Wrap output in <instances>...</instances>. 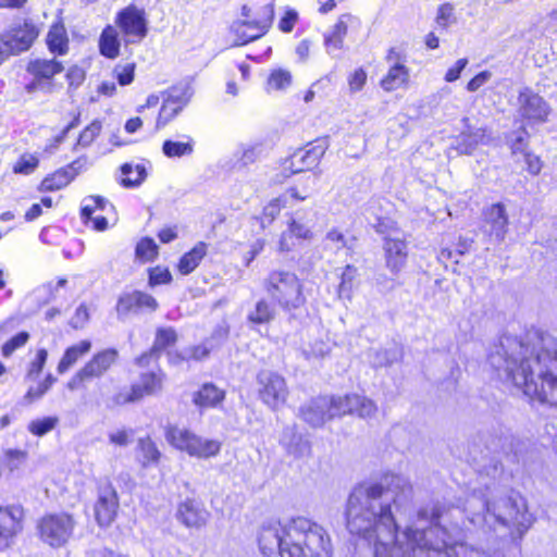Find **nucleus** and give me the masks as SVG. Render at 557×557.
I'll return each instance as SVG.
<instances>
[{"label": "nucleus", "instance_id": "864d4df0", "mask_svg": "<svg viewBox=\"0 0 557 557\" xmlns=\"http://www.w3.org/2000/svg\"><path fill=\"white\" fill-rule=\"evenodd\" d=\"M58 422L59 419L57 417H46L30 421L27 429L36 436H44L52 431L57 426Z\"/></svg>", "mask_w": 557, "mask_h": 557}, {"label": "nucleus", "instance_id": "8fccbe9b", "mask_svg": "<svg viewBox=\"0 0 557 557\" xmlns=\"http://www.w3.org/2000/svg\"><path fill=\"white\" fill-rule=\"evenodd\" d=\"M292 84V74L287 70L276 69L268 77V90H284Z\"/></svg>", "mask_w": 557, "mask_h": 557}, {"label": "nucleus", "instance_id": "6e6552de", "mask_svg": "<svg viewBox=\"0 0 557 557\" xmlns=\"http://www.w3.org/2000/svg\"><path fill=\"white\" fill-rule=\"evenodd\" d=\"M75 528L73 517L66 512L44 516L37 524L40 540L51 547H61L71 539Z\"/></svg>", "mask_w": 557, "mask_h": 557}, {"label": "nucleus", "instance_id": "f257e3e1", "mask_svg": "<svg viewBox=\"0 0 557 557\" xmlns=\"http://www.w3.org/2000/svg\"><path fill=\"white\" fill-rule=\"evenodd\" d=\"M411 497L409 481L386 474L379 483H361L349 495L347 528L373 545V557H458L462 544L451 542L432 516L426 530L398 531L396 512L406 511Z\"/></svg>", "mask_w": 557, "mask_h": 557}, {"label": "nucleus", "instance_id": "c03bdc74", "mask_svg": "<svg viewBox=\"0 0 557 557\" xmlns=\"http://www.w3.org/2000/svg\"><path fill=\"white\" fill-rule=\"evenodd\" d=\"M55 381L57 379L52 374H47L42 381L28 387L24 400L27 404L39 400L51 388Z\"/></svg>", "mask_w": 557, "mask_h": 557}, {"label": "nucleus", "instance_id": "774afa93", "mask_svg": "<svg viewBox=\"0 0 557 557\" xmlns=\"http://www.w3.org/2000/svg\"><path fill=\"white\" fill-rule=\"evenodd\" d=\"M367 82V73L363 69L355 70L348 77L349 90L351 92L360 91Z\"/></svg>", "mask_w": 557, "mask_h": 557}, {"label": "nucleus", "instance_id": "412c9836", "mask_svg": "<svg viewBox=\"0 0 557 557\" xmlns=\"http://www.w3.org/2000/svg\"><path fill=\"white\" fill-rule=\"evenodd\" d=\"M385 265L389 272L397 275L406 265L407 243L398 237L386 236L383 243Z\"/></svg>", "mask_w": 557, "mask_h": 557}, {"label": "nucleus", "instance_id": "7c9ffc66", "mask_svg": "<svg viewBox=\"0 0 557 557\" xmlns=\"http://www.w3.org/2000/svg\"><path fill=\"white\" fill-rule=\"evenodd\" d=\"M176 342V332L172 327L159 329L156 334L153 346L149 352L137 358L139 366L149 363V359L158 357L159 352Z\"/></svg>", "mask_w": 557, "mask_h": 557}, {"label": "nucleus", "instance_id": "09e8293b", "mask_svg": "<svg viewBox=\"0 0 557 557\" xmlns=\"http://www.w3.org/2000/svg\"><path fill=\"white\" fill-rule=\"evenodd\" d=\"M210 352V348L207 347L205 344L189 347L185 349L181 354H170V361L173 363H178L184 360H202L203 358L208 357Z\"/></svg>", "mask_w": 557, "mask_h": 557}, {"label": "nucleus", "instance_id": "393cba45", "mask_svg": "<svg viewBox=\"0 0 557 557\" xmlns=\"http://www.w3.org/2000/svg\"><path fill=\"white\" fill-rule=\"evenodd\" d=\"M63 64L55 59H34L27 63L26 71L33 77L40 79L44 84L53 85L52 78L62 73Z\"/></svg>", "mask_w": 557, "mask_h": 557}, {"label": "nucleus", "instance_id": "338daca9", "mask_svg": "<svg viewBox=\"0 0 557 557\" xmlns=\"http://www.w3.org/2000/svg\"><path fill=\"white\" fill-rule=\"evenodd\" d=\"M133 432L131 430H116L108 434L109 442L112 445L125 447L131 443Z\"/></svg>", "mask_w": 557, "mask_h": 557}, {"label": "nucleus", "instance_id": "6ab92c4d", "mask_svg": "<svg viewBox=\"0 0 557 557\" xmlns=\"http://www.w3.org/2000/svg\"><path fill=\"white\" fill-rule=\"evenodd\" d=\"M12 50V54H18L28 50L38 37L37 28L30 23H23L11 27L0 36Z\"/></svg>", "mask_w": 557, "mask_h": 557}, {"label": "nucleus", "instance_id": "b1692460", "mask_svg": "<svg viewBox=\"0 0 557 557\" xmlns=\"http://www.w3.org/2000/svg\"><path fill=\"white\" fill-rule=\"evenodd\" d=\"M157 307L158 302L151 295L135 290L120 297L116 312L122 318L134 310L148 309L154 311Z\"/></svg>", "mask_w": 557, "mask_h": 557}, {"label": "nucleus", "instance_id": "2f4dec72", "mask_svg": "<svg viewBox=\"0 0 557 557\" xmlns=\"http://www.w3.org/2000/svg\"><path fill=\"white\" fill-rule=\"evenodd\" d=\"M208 253V245L205 242H198L189 251L184 253L177 264V270L182 275L190 274Z\"/></svg>", "mask_w": 557, "mask_h": 557}, {"label": "nucleus", "instance_id": "5fc2aeb1", "mask_svg": "<svg viewBox=\"0 0 557 557\" xmlns=\"http://www.w3.org/2000/svg\"><path fill=\"white\" fill-rule=\"evenodd\" d=\"M158 255V246L152 238H143L136 246V257L144 262L151 261Z\"/></svg>", "mask_w": 557, "mask_h": 557}, {"label": "nucleus", "instance_id": "bf43d9fd", "mask_svg": "<svg viewBox=\"0 0 557 557\" xmlns=\"http://www.w3.org/2000/svg\"><path fill=\"white\" fill-rule=\"evenodd\" d=\"M325 245L335 251L347 248L351 249V245L345 235L336 228L330 230L325 235Z\"/></svg>", "mask_w": 557, "mask_h": 557}, {"label": "nucleus", "instance_id": "f704fd0d", "mask_svg": "<svg viewBox=\"0 0 557 557\" xmlns=\"http://www.w3.org/2000/svg\"><path fill=\"white\" fill-rule=\"evenodd\" d=\"M99 49L102 55L109 59H115L120 53V39L117 30L109 25L107 26L99 39Z\"/></svg>", "mask_w": 557, "mask_h": 557}, {"label": "nucleus", "instance_id": "79ce46f5", "mask_svg": "<svg viewBox=\"0 0 557 557\" xmlns=\"http://www.w3.org/2000/svg\"><path fill=\"white\" fill-rule=\"evenodd\" d=\"M347 34V25L344 21L339 20L331 33L324 35V45L327 53H333L343 48L344 38Z\"/></svg>", "mask_w": 557, "mask_h": 557}, {"label": "nucleus", "instance_id": "a18cd8bd", "mask_svg": "<svg viewBox=\"0 0 557 557\" xmlns=\"http://www.w3.org/2000/svg\"><path fill=\"white\" fill-rule=\"evenodd\" d=\"M107 207L112 208L110 202L101 196H88L84 198L81 214L83 219H91L97 210L106 211Z\"/></svg>", "mask_w": 557, "mask_h": 557}, {"label": "nucleus", "instance_id": "37998d69", "mask_svg": "<svg viewBox=\"0 0 557 557\" xmlns=\"http://www.w3.org/2000/svg\"><path fill=\"white\" fill-rule=\"evenodd\" d=\"M162 151L168 158L190 156L194 151V143L191 139L188 141L165 140L162 145Z\"/></svg>", "mask_w": 557, "mask_h": 557}, {"label": "nucleus", "instance_id": "473e14b6", "mask_svg": "<svg viewBox=\"0 0 557 557\" xmlns=\"http://www.w3.org/2000/svg\"><path fill=\"white\" fill-rule=\"evenodd\" d=\"M508 231V215L503 203H495L490 208V237L495 235L496 240L503 242Z\"/></svg>", "mask_w": 557, "mask_h": 557}, {"label": "nucleus", "instance_id": "a19ab883", "mask_svg": "<svg viewBox=\"0 0 557 557\" xmlns=\"http://www.w3.org/2000/svg\"><path fill=\"white\" fill-rule=\"evenodd\" d=\"M508 145L511 150V154L515 158L516 162L520 161V157L525 152L530 151L529 149V134L524 128H519L512 132L507 137Z\"/></svg>", "mask_w": 557, "mask_h": 557}, {"label": "nucleus", "instance_id": "a211bd4d", "mask_svg": "<svg viewBox=\"0 0 557 557\" xmlns=\"http://www.w3.org/2000/svg\"><path fill=\"white\" fill-rule=\"evenodd\" d=\"M518 101L521 116L529 121L545 122L550 113L549 104L531 89L522 90Z\"/></svg>", "mask_w": 557, "mask_h": 557}, {"label": "nucleus", "instance_id": "c9c22d12", "mask_svg": "<svg viewBox=\"0 0 557 557\" xmlns=\"http://www.w3.org/2000/svg\"><path fill=\"white\" fill-rule=\"evenodd\" d=\"M120 184L126 188L138 187L147 176L146 168L143 164L124 163L121 166Z\"/></svg>", "mask_w": 557, "mask_h": 557}, {"label": "nucleus", "instance_id": "bb28decb", "mask_svg": "<svg viewBox=\"0 0 557 557\" xmlns=\"http://www.w3.org/2000/svg\"><path fill=\"white\" fill-rule=\"evenodd\" d=\"M313 236L311 228L296 219H290L288 227L281 234L278 240L280 251H290L297 244V240H309Z\"/></svg>", "mask_w": 557, "mask_h": 557}, {"label": "nucleus", "instance_id": "680f3d73", "mask_svg": "<svg viewBox=\"0 0 557 557\" xmlns=\"http://www.w3.org/2000/svg\"><path fill=\"white\" fill-rule=\"evenodd\" d=\"M29 339V334L27 332H20L11 339L5 342L2 346V355L4 357H10L16 349L23 347Z\"/></svg>", "mask_w": 557, "mask_h": 557}, {"label": "nucleus", "instance_id": "c85d7f7f", "mask_svg": "<svg viewBox=\"0 0 557 557\" xmlns=\"http://www.w3.org/2000/svg\"><path fill=\"white\" fill-rule=\"evenodd\" d=\"M117 351L113 348L96 354L84 367L90 380L102 376L115 362Z\"/></svg>", "mask_w": 557, "mask_h": 557}, {"label": "nucleus", "instance_id": "052dcab7", "mask_svg": "<svg viewBox=\"0 0 557 557\" xmlns=\"http://www.w3.org/2000/svg\"><path fill=\"white\" fill-rule=\"evenodd\" d=\"M48 358V351L45 348L37 350L34 360L30 361L26 373V379L35 380L42 371Z\"/></svg>", "mask_w": 557, "mask_h": 557}, {"label": "nucleus", "instance_id": "13d9d810", "mask_svg": "<svg viewBox=\"0 0 557 557\" xmlns=\"http://www.w3.org/2000/svg\"><path fill=\"white\" fill-rule=\"evenodd\" d=\"M457 21L455 15V8L450 3H443L438 7L435 22L437 26L447 28Z\"/></svg>", "mask_w": 557, "mask_h": 557}, {"label": "nucleus", "instance_id": "ddd939ff", "mask_svg": "<svg viewBox=\"0 0 557 557\" xmlns=\"http://www.w3.org/2000/svg\"><path fill=\"white\" fill-rule=\"evenodd\" d=\"M89 161L87 156L75 159L70 164L57 170L46 176L40 183L41 191H54L67 186L79 173L88 169Z\"/></svg>", "mask_w": 557, "mask_h": 557}, {"label": "nucleus", "instance_id": "4c0bfd02", "mask_svg": "<svg viewBox=\"0 0 557 557\" xmlns=\"http://www.w3.org/2000/svg\"><path fill=\"white\" fill-rule=\"evenodd\" d=\"M139 461L143 467L157 465L161 458V453L156 443L150 437L138 440Z\"/></svg>", "mask_w": 557, "mask_h": 557}, {"label": "nucleus", "instance_id": "423d86ee", "mask_svg": "<svg viewBox=\"0 0 557 557\" xmlns=\"http://www.w3.org/2000/svg\"><path fill=\"white\" fill-rule=\"evenodd\" d=\"M240 16L232 24L231 30L236 36V45H246L268 32L273 21L274 8L271 3L259 8L245 4L242 7Z\"/></svg>", "mask_w": 557, "mask_h": 557}, {"label": "nucleus", "instance_id": "ea45409f", "mask_svg": "<svg viewBox=\"0 0 557 557\" xmlns=\"http://www.w3.org/2000/svg\"><path fill=\"white\" fill-rule=\"evenodd\" d=\"M261 153V144H242L234 152V158L239 166L246 168L255 163Z\"/></svg>", "mask_w": 557, "mask_h": 557}, {"label": "nucleus", "instance_id": "f3484780", "mask_svg": "<svg viewBox=\"0 0 557 557\" xmlns=\"http://www.w3.org/2000/svg\"><path fill=\"white\" fill-rule=\"evenodd\" d=\"M191 92L188 87L171 88L163 100L157 119V128L164 127L189 102Z\"/></svg>", "mask_w": 557, "mask_h": 557}, {"label": "nucleus", "instance_id": "1a4fd4ad", "mask_svg": "<svg viewBox=\"0 0 557 557\" xmlns=\"http://www.w3.org/2000/svg\"><path fill=\"white\" fill-rule=\"evenodd\" d=\"M257 392L260 400L272 410L284 406L289 394L285 377L271 370L258 373Z\"/></svg>", "mask_w": 557, "mask_h": 557}, {"label": "nucleus", "instance_id": "6e6d98bb", "mask_svg": "<svg viewBox=\"0 0 557 557\" xmlns=\"http://www.w3.org/2000/svg\"><path fill=\"white\" fill-rule=\"evenodd\" d=\"M472 242L460 240L456 249L444 248L438 255V260L446 263L453 260L455 263H459V257L466 253L471 248Z\"/></svg>", "mask_w": 557, "mask_h": 557}, {"label": "nucleus", "instance_id": "4468645a", "mask_svg": "<svg viewBox=\"0 0 557 557\" xmlns=\"http://www.w3.org/2000/svg\"><path fill=\"white\" fill-rule=\"evenodd\" d=\"M327 148V139L321 138L301 149H298L290 157L292 171L294 173H299L314 169L320 163Z\"/></svg>", "mask_w": 557, "mask_h": 557}, {"label": "nucleus", "instance_id": "aec40b11", "mask_svg": "<svg viewBox=\"0 0 557 557\" xmlns=\"http://www.w3.org/2000/svg\"><path fill=\"white\" fill-rule=\"evenodd\" d=\"M119 508L117 494L111 484L101 486L95 504V516L100 525H109Z\"/></svg>", "mask_w": 557, "mask_h": 557}, {"label": "nucleus", "instance_id": "603ef678", "mask_svg": "<svg viewBox=\"0 0 557 557\" xmlns=\"http://www.w3.org/2000/svg\"><path fill=\"white\" fill-rule=\"evenodd\" d=\"M331 351L329 342L315 339L302 349V355L307 360L324 358Z\"/></svg>", "mask_w": 557, "mask_h": 557}, {"label": "nucleus", "instance_id": "20e7f679", "mask_svg": "<svg viewBox=\"0 0 557 557\" xmlns=\"http://www.w3.org/2000/svg\"><path fill=\"white\" fill-rule=\"evenodd\" d=\"M490 545L494 549L490 557H507L513 548H520L527 533L536 522L527 498L515 490L493 496L490 500Z\"/></svg>", "mask_w": 557, "mask_h": 557}, {"label": "nucleus", "instance_id": "72a5a7b5", "mask_svg": "<svg viewBox=\"0 0 557 557\" xmlns=\"http://www.w3.org/2000/svg\"><path fill=\"white\" fill-rule=\"evenodd\" d=\"M91 348L90 341L84 339L79 343L70 346L64 351L63 357L61 358L58 364V372L60 374L65 373L71 367H73L84 355L89 352Z\"/></svg>", "mask_w": 557, "mask_h": 557}, {"label": "nucleus", "instance_id": "9b49d317", "mask_svg": "<svg viewBox=\"0 0 557 557\" xmlns=\"http://www.w3.org/2000/svg\"><path fill=\"white\" fill-rule=\"evenodd\" d=\"M126 44L140 42L147 35L145 11L129 5L120 11L115 18Z\"/></svg>", "mask_w": 557, "mask_h": 557}, {"label": "nucleus", "instance_id": "69168bd1", "mask_svg": "<svg viewBox=\"0 0 557 557\" xmlns=\"http://www.w3.org/2000/svg\"><path fill=\"white\" fill-rule=\"evenodd\" d=\"M520 160L524 161V163L527 165L525 170L531 175L535 176V175L540 174V172L543 168V162L539 156L534 154L532 151H528L520 157Z\"/></svg>", "mask_w": 557, "mask_h": 557}, {"label": "nucleus", "instance_id": "0eeeda50", "mask_svg": "<svg viewBox=\"0 0 557 557\" xmlns=\"http://www.w3.org/2000/svg\"><path fill=\"white\" fill-rule=\"evenodd\" d=\"M165 438L177 450L199 459L215 457L222 446L220 441L205 438L185 428L172 425L166 429Z\"/></svg>", "mask_w": 557, "mask_h": 557}, {"label": "nucleus", "instance_id": "a878e982", "mask_svg": "<svg viewBox=\"0 0 557 557\" xmlns=\"http://www.w3.org/2000/svg\"><path fill=\"white\" fill-rule=\"evenodd\" d=\"M177 516L185 525L195 528L205 525L209 519L208 510L195 499H186L181 503Z\"/></svg>", "mask_w": 557, "mask_h": 557}, {"label": "nucleus", "instance_id": "9d476101", "mask_svg": "<svg viewBox=\"0 0 557 557\" xmlns=\"http://www.w3.org/2000/svg\"><path fill=\"white\" fill-rule=\"evenodd\" d=\"M329 399L332 403V406H330L331 419L345 414H356L359 418L367 419L372 418L377 411V407L372 399L359 394L329 397Z\"/></svg>", "mask_w": 557, "mask_h": 557}, {"label": "nucleus", "instance_id": "e433bc0d", "mask_svg": "<svg viewBox=\"0 0 557 557\" xmlns=\"http://www.w3.org/2000/svg\"><path fill=\"white\" fill-rule=\"evenodd\" d=\"M275 318V309L272 304L265 299H260L255 308L247 314V321L251 324H267Z\"/></svg>", "mask_w": 557, "mask_h": 557}, {"label": "nucleus", "instance_id": "7ed1b4c3", "mask_svg": "<svg viewBox=\"0 0 557 557\" xmlns=\"http://www.w3.org/2000/svg\"><path fill=\"white\" fill-rule=\"evenodd\" d=\"M263 555L280 557H332L331 539L311 520L298 517L286 522L264 524L258 536Z\"/></svg>", "mask_w": 557, "mask_h": 557}, {"label": "nucleus", "instance_id": "dca6fc26", "mask_svg": "<svg viewBox=\"0 0 557 557\" xmlns=\"http://www.w3.org/2000/svg\"><path fill=\"white\" fill-rule=\"evenodd\" d=\"M23 517L20 506L0 507V550L8 548L22 531Z\"/></svg>", "mask_w": 557, "mask_h": 557}, {"label": "nucleus", "instance_id": "de8ad7c7", "mask_svg": "<svg viewBox=\"0 0 557 557\" xmlns=\"http://www.w3.org/2000/svg\"><path fill=\"white\" fill-rule=\"evenodd\" d=\"M357 277V269L352 265H346L342 273L341 283L338 286L339 298H351V293L355 287V281Z\"/></svg>", "mask_w": 557, "mask_h": 557}, {"label": "nucleus", "instance_id": "49530a36", "mask_svg": "<svg viewBox=\"0 0 557 557\" xmlns=\"http://www.w3.org/2000/svg\"><path fill=\"white\" fill-rule=\"evenodd\" d=\"M101 128L102 125L100 121H92L88 126H86L81 132L77 141L74 146V150H77L78 148L89 147L94 143V140L99 136Z\"/></svg>", "mask_w": 557, "mask_h": 557}, {"label": "nucleus", "instance_id": "4be33fe9", "mask_svg": "<svg viewBox=\"0 0 557 557\" xmlns=\"http://www.w3.org/2000/svg\"><path fill=\"white\" fill-rule=\"evenodd\" d=\"M330 406H332V403L329 397L321 396L300 407L299 414L311 426H322L326 421L331 420Z\"/></svg>", "mask_w": 557, "mask_h": 557}, {"label": "nucleus", "instance_id": "cd10ccee", "mask_svg": "<svg viewBox=\"0 0 557 557\" xmlns=\"http://www.w3.org/2000/svg\"><path fill=\"white\" fill-rule=\"evenodd\" d=\"M162 387L161 373L148 372L144 373L140 382L132 387L131 393L124 398V401H136L145 395H152Z\"/></svg>", "mask_w": 557, "mask_h": 557}, {"label": "nucleus", "instance_id": "5701e85b", "mask_svg": "<svg viewBox=\"0 0 557 557\" xmlns=\"http://www.w3.org/2000/svg\"><path fill=\"white\" fill-rule=\"evenodd\" d=\"M280 444L288 455L295 458L308 457L311 454L309 440L298 433L295 425L284 428Z\"/></svg>", "mask_w": 557, "mask_h": 557}, {"label": "nucleus", "instance_id": "c756f323", "mask_svg": "<svg viewBox=\"0 0 557 557\" xmlns=\"http://www.w3.org/2000/svg\"><path fill=\"white\" fill-rule=\"evenodd\" d=\"M225 398V392L212 383L203 384L194 395V403L200 409L214 408Z\"/></svg>", "mask_w": 557, "mask_h": 557}, {"label": "nucleus", "instance_id": "2eb2a0df", "mask_svg": "<svg viewBox=\"0 0 557 557\" xmlns=\"http://www.w3.org/2000/svg\"><path fill=\"white\" fill-rule=\"evenodd\" d=\"M389 63L387 74L381 79V87L385 91H393L405 86L409 81V70L405 65L406 58L396 48H391L386 55Z\"/></svg>", "mask_w": 557, "mask_h": 557}, {"label": "nucleus", "instance_id": "3c124183", "mask_svg": "<svg viewBox=\"0 0 557 557\" xmlns=\"http://www.w3.org/2000/svg\"><path fill=\"white\" fill-rule=\"evenodd\" d=\"M39 165V159L33 153H23L13 165V173L29 175L35 172Z\"/></svg>", "mask_w": 557, "mask_h": 557}, {"label": "nucleus", "instance_id": "f03ea898", "mask_svg": "<svg viewBox=\"0 0 557 557\" xmlns=\"http://www.w3.org/2000/svg\"><path fill=\"white\" fill-rule=\"evenodd\" d=\"M490 364L500 379L511 382L531 399L557 407V338L553 335H504L490 355Z\"/></svg>", "mask_w": 557, "mask_h": 557}, {"label": "nucleus", "instance_id": "58836bf2", "mask_svg": "<svg viewBox=\"0 0 557 557\" xmlns=\"http://www.w3.org/2000/svg\"><path fill=\"white\" fill-rule=\"evenodd\" d=\"M47 45L51 52L65 54L67 52V36L63 26L54 25L47 35Z\"/></svg>", "mask_w": 557, "mask_h": 557}, {"label": "nucleus", "instance_id": "e2e57ef3", "mask_svg": "<svg viewBox=\"0 0 557 557\" xmlns=\"http://www.w3.org/2000/svg\"><path fill=\"white\" fill-rule=\"evenodd\" d=\"M67 281L65 278H59L55 285L52 283L44 284L34 292V296L36 298H41L44 302H48L54 298V290L60 287H64Z\"/></svg>", "mask_w": 557, "mask_h": 557}, {"label": "nucleus", "instance_id": "0e129e2a", "mask_svg": "<svg viewBox=\"0 0 557 557\" xmlns=\"http://www.w3.org/2000/svg\"><path fill=\"white\" fill-rule=\"evenodd\" d=\"M171 280L172 275L168 268L156 267L149 272V284L151 286L168 284Z\"/></svg>", "mask_w": 557, "mask_h": 557}, {"label": "nucleus", "instance_id": "4d7b16f0", "mask_svg": "<svg viewBox=\"0 0 557 557\" xmlns=\"http://www.w3.org/2000/svg\"><path fill=\"white\" fill-rule=\"evenodd\" d=\"M493 445L495 450H499L505 455L517 454L515 438L508 431L502 432L500 435H494Z\"/></svg>", "mask_w": 557, "mask_h": 557}, {"label": "nucleus", "instance_id": "39448f33", "mask_svg": "<svg viewBox=\"0 0 557 557\" xmlns=\"http://www.w3.org/2000/svg\"><path fill=\"white\" fill-rule=\"evenodd\" d=\"M299 277L289 271H272L264 282V289L283 310L299 309L306 304Z\"/></svg>", "mask_w": 557, "mask_h": 557}, {"label": "nucleus", "instance_id": "f8f14e48", "mask_svg": "<svg viewBox=\"0 0 557 557\" xmlns=\"http://www.w3.org/2000/svg\"><path fill=\"white\" fill-rule=\"evenodd\" d=\"M317 181L318 176H307L301 190L295 186L289 188L285 194L270 200L263 208L262 216L260 218L261 226L264 228L274 221L281 210L286 207L288 196L296 200L307 199L311 195Z\"/></svg>", "mask_w": 557, "mask_h": 557}]
</instances>
